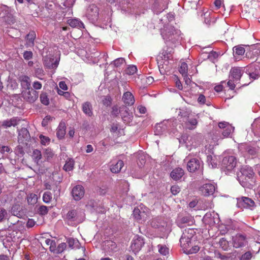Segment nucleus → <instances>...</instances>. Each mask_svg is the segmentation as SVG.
Masks as SVG:
<instances>
[{
	"mask_svg": "<svg viewBox=\"0 0 260 260\" xmlns=\"http://www.w3.org/2000/svg\"><path fill=\"white\" fill-rule=\"evenodd\" d=\"M177 112L178 121L182 126L189 129H194L196 127L198 122L190 110L182 108L177 109Z\"/></svg>",
	"mask_w": 260,
	"mask_h": 260,
	"instance_id": "1",
	"label": "nucleus"
},
{
	"mask_svg": "<svg viewBox=\"0 0 260 260\" xmlns=\"http://www.w3.org/2000/svg\"><path fill=\"white\" fill-rule=\"evenodd\" d=\"M177 123L176 119H171L164 120L155 125L154 134L158 136L166 135L167 133H169L170 134H175V128L177 126Z\"/></svg>",
	"mask_w": 260,
	"mask_h": 260,
	"instance_id": "2",
	"label": "nucleus"
},
{
	"mask_svg": "<svg viewBox=\"0 0 260 260\" xmlns=\"http://www.w3.org/2000/svg\"><path fill=\"white\" fill-rule=\"evenodd\" d=\"M171 52V50H164L160 53L159 56L157 57V61L161 74H164V72L166 70H169L170 68L168 67L169 60H171L173 58Z\"/></svg>",
	"mask_w": 260,
	"mask_h": 260,
	"instance_id": "3",
	"label": "nucleus"
},
{
	"mask_svg": "<svg viewBox=\"0 0 260 260\" xmlns=\"http://www.w3.org/2000/svg\"><path fill=\"white\" fill-rule=\"evenodd\" d=\"M161 35L166 42H172L175 43L180 40L181 32L179 30L175 29L170 26L161 29Z\"/></svg>",
	"mask_w": 260,
	"mask_h": 260,
	"instance_id": "4",
	"label": "nucleus"
},
{
	"mask_svg": "<svg viewBox=\"0 0 260 260\" xmlns=\"http://www.w3.org/2000/svg\"><path fill=\"white\" fill-rule=\"evenodd\" d=\"M150 224L152 227L158 229L160 232L168 233L171 231L172 223L169 219L157 217L151 220Z\"/></svg>",
	"mask_w": 260,
	"mask_h": 260,
	"instance_id": "5",
	"label": "nucleus"
},
{
	"mask_svg": "<svg viewBox=\"0 0 260 260\" xmlns=\"http://www.w3.org/2000/svg\"><path fill=\"white\" fill-rule=\"evenodd\" d=\"M242 74L243 71L240 68L235 67L231 69L230 72L229 80L227 83L230 89H234L235 84H237L239 81Z\"/></svg>",
	"mask_w": 260,
	"mask_h": 260,
	"instance_id": "6",
	"label": "nucleus"
},
{
	"mask_svg": "<svg viewBox=\"0 0 260 260\" xmlns=\"http://www.w3.org/2000/svg\"><path fill=\"white\" fill-rule=\"evenodd\" d=\"M195 234L192 229H185L180 239V246L184 251L187 248L191 246V240Z\"/></svg>",
	"mask_w": 260,
	"mask_h": 260,
	"instance_id": "7",
	"label": "nucleus"
},
{
	"mask_svg": "<svg viewBox=\"0 0 260 260\" xmlns=\"http://www.w3.org/2000/svg\"><path fill=\"white\" fill-rule=\"evenodd\" d=\"M149 214V209L143 204L134 208L133 216L139 222L145 221L148 218Z\"/></svg>",
	"mask_w": 260,
	"mask_h": 260,
	"instance_id": "8",
	"label": "nucleus"
},
{
	"mask_svg": "<svg viewBox=\"0 0 260 260\" xmlns=\"http://www.w3.org/2000/svg\"><path fill=\"white\" fill-rule=\"evenodd\" d=\"M237 165V160L234 156H228L223 157L221 167L226 174H230L234 171Z\"/></svg>",
	"mask_w": 260,
	"mask_h": 260,
	"instance_id": "9",
	"label": "nucleus"
},
{
	"mask_svg": "<svg viewBox=\"0 0 260 260\" xmlns=\"http://www.w3.org/2000/svg\"><path fill=\"white\" fill-rule=\"evenodd\" d=\"M241 175L238 174V180L240 184H243L245 186H247L248 184V182L246 181L245 182L244 181V177H247L248 180H251V179H254V172L253 171L251 167L249 166H246L243 167L241 169Z\"/></svg>",
	"mask_w": 260,
	"mask_h": 260,
	"instance_id": "10",
	"label": "nucleus"
},
{
	"mask_svg": "<svg viewBox=\"0 0 260 260\" xmlns=\"http://www.w3.org/2000/svg\"><path fill=\"white\" fill-rule=\"evenodd\" d=\"M86 16L92 23L96 22L99 16V9L95 5H90L86 10Z\"/></svg>",
	"mask_w": 260,
	"mask_h": 260,
	"instance_id": "11",
	"label": "nucleus"
},
{
	"mask_svg": "<svg viewBox=\"0 0 260 260\" xmlns=\"http://www.w3.org/2000/svg\"><path fill=\"white\" fill-rule=\"evenodd\" d=\"M184 161L187 162V169L190 172H195L202 168V162L197 158L190 159L189 156H188L185 158Z\"/></svg>",
	"mask_w": 260,
	"mask_h": 260,
	"instance_id": "12",
	"label": "nucleus"
},
{
	"mask_svg": "<svg viewBox=\"0 0 260 260\" xmlns=\"http://www.w3.org/2000/svg\"><path fill=\"white\" fill-rule=\"evenodd\" d=\"M11 9L7 6L0 7V17L3 18L8 23H13L14 19L11 13Z\"/></svg>",
	"mask_w": 260,
	"mask_h": 260,
	"instance_id": "13",
	"label": "nucleus"
},
{
	"mask_svg": "<svg viewBox=\"0 0 260 260\" xmlns=\"http://www.w3.org/2000/svg\"><path fill=\"white\" fill-rule=\"evenodd\" d=\"M218 127L223 129L222 135L223 138L231 137L235 129L234 127L226 121L219 122Z\"/></svg>",
	"mask_w": 260,
	"mask_h": 260,
	"instance_id": "14",
	"label": "nucleus"
},
{
	"mask_svg": "<svg viewBox=\"0 0 260 260\" xmlns=\"http://www.w3.org/2000/svg\"><path fill=\"white\" fill-rule=\"evenodd\" d=\"M255 205L254 202L248 197H242L237 198V206L240 208H250L252 209Z\"/></svg>",
	"mask_w": 260,
	"mask_h": 260,
	"instance_id": "15",
	"label": "nucleus"
},
{
	"mask_svg": "<svg viewBox=\"0 0 260 260\" xmlns=\"http://www.w3.org/2000/svg\"><path fill=\"white\" fill-rule=\"evenodd\" d=\"M203 220L205 224L209 225V226L212 227L215 224L218 223L219 218L218 215L213 213L212 214L210 213H207L204 216Z\"/></svg>",
	"mask_w": 260,
	"mask_h": 260,
	"instance_id": "16",
	"label": "nucleus"
},
{
	"mask_svg": "<svg viewBox=\"0 0 260 260\" xmlns=\"http://www.w3.org/2000/svg\"><path fill=\"white\" fill-rule=\"evenodd\" d=\"M144 244L143 238L138 235H136L132 242L131 245V250L133 252L136 253L140 250Z\"/></svg>",
	"mask_w": 260,
	"mask_h": 260,
	"instance_id": "17",
	"label": "nucleus"
},
{
	"mask_svg": "<svg viewBox=\"0 0 260 260\" xmlns=\"http://www.w3.org/2000/svg\"><path fill=\"white\" fill-rule=\"evenodd\" d=\"M44 66L49 69L56 68L59 63L58 58L54 59L53 56L51 54L46 55L43 57Z\"/></svg>",
	"mask_w": 260,
	"mask_h": 260,
	"instance_id": "18",
	"label": "nucleus"
},
{
	"mask_svg": "<svg viewBox=\"0 0 260 260\" xmlns=\"http://www.w3.org/2000/svg\"><path fill=\"white\" fill-rule=\"evenodd\" d=\"M215 190V185L211 182L206 183L200 188V191L204 196H209L213 194Z\"/></svg>",
	"mask_w": 260,
	"mask_h": 260,
	"instance_id": "19",
	"label": "nucleus"
},
{
	"mask_svg": "<svg viewBox=\"0 0 260 260\" xmlns=\"http://www.w3.org/2000/svg\"><path fill=\"white\" fill-rule=\"evenodd\" d=\"M85 190L83 186L77 185L75 186L72 190V195L76 201L81 200L84 196Z\"/></svg>",
	"mask_w": 260,
	"mask_h": 260,
	"instance_id": "20",
	"label": "nucleus"
},
{
	"mask_svg": "<svg viewBox=\"0 0 260 260\" xmlns=\"http://www.w3.org/2000/svg\"><path fill=\"white\" fill-rule=\"evenodd\" d=\"M121 117L124 123L129 124L133 120V115L132 112H130L128 109L125 106L121 108Z\"/></svg>",
	"mask_w": 260,
	"mask_h": 260,
	"instance_id": "21",
	"label": "nucleus"
},
{
	"mask_svg": "<svg viewBox=\"0 0 260 260\" xmlns=\"http://www.w3.org/2000/svg\"><path fill=\"white\" fill-rule=\"evenodd\" d=\"M246 243L247 241L244 235L237 234L233 237V246L236 248L244 246Z\"/></svg>",
	"mask_w": 260,
	"mask_h": 260,
	"instance_id": "22",
	"label": "nucleus"
},
{
	"mask_svg": "<svg viewBox=\"0 0 260 260\" xmlns=\"http://www.w3.org/2000/svg\"><path fill=\"white\" fill-rule=\"evenodd\" d=\"M103 247L105 251L110 255L117 250L116 243L110 240L104 242Z\"/></svg>",
	"mask_w": 260,
	"mask_h": 260,
	"instance_id": "23",
	"label": "nucleus"
},
{
	"mask_svg": "<svg viewBox=\"0 0 260 260\" xmlns=\"http://www.w3.org/2000/svg\"><path fill=\"white\" fill-rule=\"evenodd\" d=\"M167 4V0L163 2L156 0L152 6V9L156 13H160L168 8Z\"/></svg>",
	"mask_w": 260,
	"mask_h": 260,
	"instance_id": "24",
	"label": "nucleus"
},
{
	"mask_svg": "<svg viewBox=\"0 0 260 260\" xmlns=\"http://www.w3.org/2000/svg\"><path fill=\"white\" fill-rule=\"evenodd\" d=\"M123 165V162L121 160H113L110 165V170L113 173H118L121 171Z\"/></svg>",
	"mask_w": 260,
	"mask_h": 260,
	"instance_id": "25",
	"label": "nucleus"
},
{
	"mask_svg": "<svg viewBox=\"0 0 260 260\" xmlns=\"http://www.w3.org/2000/svg\"><path fill=\"white\" fill-rule=\"evenodd\" d=\"M66 219L69 222H79L81 221L79 218L78 212L75 210L69 211L66 216Z\"/></svg>",
	"mask_w": 260,
	"mask_h": 260,
	"instance_id": "26",
	"label": "nucleus"
},
{
	"mask_svg": "<svg viewBox=\"0 0 260 260\" xmlns=\"http://www.w3.org/2000/svg\"><path fill=\"white\" fill-rule=\"evenodd\" d=\"M30 138V135L28 131L26 128H22L18 133V141L20 143H23L27 141Z\"/></svg>",
	"mask_w": 260,
	"mask_h": 260,
	"instance_id": "27",
	"label": "nucleus"
},
{
	"mask_svg": "<svg viewBox=\"0 0 260 260\" xmlns=\"http://www.w3.org/2000/svg\"><path fill=\"white\" fill-rule=\"evenodd\" d=\"M123 102L128 106H132L135 103V99L133 94L129 91H126L123 93L122 96Z\"/></svg>",
	"mask_w": 260,
	"mask_h": 260,
	"instance_id": "28",
	"label": "nucleus"
},
{
	"mask_svg": "<svg viewBox=\"0 0 260 260\" xmlns=\"http://www.w3.org/2000/svg\"><path fill=\"white\" fill-rule=\"evenodd\" d=\"M184 175V171L180 168L174 169L170 173V176L174 180H178Z\"/></svg>",
	"mask_w": 260,
	"mask_h": 260,
	"instance_id": "29",
	"label": "nucleus"
},
{
	"mask_svg": "<svg viewBox=\"0 0 260 260\" xmlns=\"http://www.w3.org/2000/svg\"><path fill=\"white\" fill-rule=\"evenodd\" d=\"M38 92L34 89H29L25 95V98L30 103L34 102L38 98Z\"/></svg>",
	"mask_w": 260,
	"mask_h": 260,
	"instance_id": "30",
	"label": "nucleus"
},
{
	"mask_svg": "<svg viewBox=\"0 0 260 260\" xmlns=\"http://www.w3.org/2000/svg\"><path fill=\"white\" fill-rule=\"evenodd\" d=\"M239 149H240V150H241L243 149H245L247 154L249 155V156H251L252 157L255 156V155L257 153L256 148L252 146L246 147L245 145L242 144L240 146Z\"/></svg>",
	"mask_w": 260,
	"mask_h": 260,
	"instance_id": "31",
	"label": "nucleus"
},
{
	"mask_svg": "<svg viewBox=\"0 0 260 260\" xmlns=\"http://www.w3.org/2000/svg\"><path fill=\"white\" fill-rule=\"evenodd\" d=\"M69 24L73 27H77L79 29L84 28V25L79 19L74 18L68 20Z\"/></svg>",
	"mask_w": 260,
	"mask_h": 260,
	"instance_id": "32",
	"label": "nucleus"
},
{
	"mask_svg": "<svg viewBox=\"0 0 260 260\" xmlns=\"http://www.w3.org/2000/svg\"><path fill=\"white\" fill-rule=\"evenodd\" d=\"M19 121V119L18 118L13 117L10 119L4 120L2 125L6 128L12 126H15L17 125Z\"/></svg>",
	"mask_w": 260,
	"mask_h": 260,
	"instance_id": "33",
	"label": "nucleus"
},
{
	"mask_svg": "<svg viewBox=\"0 0 260 260\" xmlns=\"http://www.w3.org/2000/svg\"><path fill=\"white\" fill-rule=\"evenodd\" d=\"M85 57L88 61H92L93 59L99 56V53L93 48L85 51Z\"/></svg>",
	"mask_w": 260,
	"mask_h": 260,
	"instance_id": "34",
	"label": "nucleus"
},
{
	"mask_svg": "<svg viewBox=\"0 0 260 260\" xmlns=\"http://www.w3.org/2000/svg\"><path fill=\"white\" fill-rule=\"evenodd\" d=\"M66 134V124L60 122L57 128L56 135L59 139H62Z\"/></svg>",
	"mask_w": 260,
	"mask_h": 260,
	"instance_id": "35",
	"label": "nucleus"
},
{
	"mask_svg": "<svg viewBox=\"0 0 260 260\" xmlns=\"http://www.w3.org/2000/svg\"><path fill=\"white\" fill-rule=\"evenodd\" d=\"M82 110L88 116H91L92 115V106L89 102H87L83 104Z\"/></svg>",
	"mask_w": 260,
	"mask_h": 260,
	"instance_id": "36",
	"label": "nucleus"
},
{
	"mask_svg": "<svg viewBox=\"0 0 260 260\" xmlns=\"http://www.w3.org/2000/svg\"><path fill=\"white\" fill-rule=\"evenodd\" d=\"M67 242L69 246L72 249H77L80 247V243L77 239L74 238H68Z\"/></svg>",
	"mask_w": 260,
	"mask_h": 260,
	"instance_id": "37",
	"label": "nucleus"
},
{
	"mask_svg": "<svg viewBox=\"0 0 260 260\" xmlns=\"http://www.w3.org/2000/svg\"><path fill=\"white\" fill-rule=\"evenodd\" d=\"M35 38L36 34L34 31L29 32L26 37L27 45L28 46H32L34 44Z\"/></svg>",
	"mask_w": 260,
	"mask_h": 260,
	"instance_id": "38",
	"label": "nucleus"
},
{
	"mask_svg": "<svg viewBox=\"0 0 260 260\" xmlns=\"http://www.w3.org/2000/svg\"><path fill=\"white\" fill-rule=\"evenodd\" d=\"M245 51L244 48L241 46H237L233 48V54L235 57H236L237 56L243 55Z\"/></svg>",
	"mask_w": 260,
	"mask_h": 260,
	"instance_id": "39",
	"label": "nucleus"
},
{
	"mask_svg": "<svg viewBox=\"0 0 260 260\" xmlns=\"http://www.w3.org/2000/svg\"><path fill=\"white\" fill-rule=\"evenodd\" d=\"M207 161L209 164V166H211L212 168H216L217 166L215 156H212L211 155H208L207 157Z\"/></svg>",
	"mask_w": 260,
	"mask_h": 260,
	"instance_id": "40",
	"label": "nucleus"
},
{
	"mask_svg": "<svg viewBox=\"0 0 260 260\" xmlns=\"http://www.w3.org/2000/svg\"><path fill=\"white\" fill-rule=\"evenodd\" d=\"M74 166V161L72 159H69L66 161L63 166V169L66 171H70L73 169Z\"/></svg>",
	"mask_w": 260,
	"mask_h": 260,
	"instance_id": "41",
	"label": "nucleus"
},
{
	"mask_svg": "<svg viewBox=\"0 0 260 260\" xmlns=\"http://www.w3.org/2000/svg\"><path fill=\"white\" fill-rule=\"evenodd\" d=\"M220 247L224 251L228 250L229 248V243L225 238H221L219 241Z\"/></svg>",
	"mask_w": 260,
	"mask_h": 260,
	"instance_id": "42",
	"label": "nucleus"
},
{
	"mask_svg": "<svg viewBox=\"0 0 260 260\" xmlns=\"http://www.w3.org/2000/svg\"><path fill=\"white\" fill-rule=\"evenodd\" d=\"M32 157L35 162H38L42 158V154L40 150L35 149L33 151Z\"/></svg>",
	"mask_w": 260,
	"mask_h": 260,
	"instance_id": "43",
	"label": "nucleus"
},
{
	"mask_svg": "<svg viewBox=\"0 0 260 260\" xmlns=\"http://www.w3.org/2000/svg\"><path fill=\"white\" fill-rule=\"evenodd\" d=\"M199 249H200V248L197 245H194L192 247L191 246L190 248H186V249L185 250L184 252H185V253H186L187 254L196 253L197 252H198L199 251Z\"/></svg>",
	"mask_w": 260,
	"mask_h": 260,
	"instance_id": "44",
	"label": "nucleus"
},
{
	"mask_svg": "<svg viewBox=\"0 0 260 260\" xmlns=\"http://www.w3.org/2000/svg\"><path fill=\"white\" fill-rule=\"evenodd\" d=\"M37 195L34 193H30L27 197V202L29 204L34 205L37 202Z\"/></svg>",
	"mask_w": 260,
	"mask_h": 260,
	"instance_id": "45",
	"label": "nucleus"
},
{
	"mask_svg": "<svg viewBox=\"0 0 260 260\" xmlns=\"http://www.w3.org/2000/svg\"><path fill=\"white\" fill-rule=\"evenodd\" d=\"M179 71L182 75L188 74L187 64L184 62H181Z\"/></svg>",
	"mask_w": 260,
	"mask_h": 260,
	"instance_id": "46",
	"label": "nucleus"
},
{
	"mask_svg": "<svg viewBox=\"0 0 260 260\" xmlns=\"http://www.w3.org/2000/svg\"><path fill=\"white\" fill-rule=\"evenodd\" d=\"M40 101L44 105H48L49 104V99L46 93H42L40 94Z\"/></svg>",
	"mask_w": 260,
	"mask_h": 260,
	"instance_id": "47",
	"label": "nucleus"
},
{
	"mask_svg": "<svg viewBox=\"0 0 260 260\" xmlns=\"http://www.w3.org/2000/svg\"><path fill=\"white\" fill-rule=\"evenodd\" d=\"M124 63H125V59L123 58L120 57L115 59L111 64H113L115 67H119Z\"/></svg>",
	"mask_w": 260,
	"mask_h": 260,
	"instance_id": "48",
	"label": "nucleus"
},
{
	"mask_svg": "<svg viewBox=\"0 0 260 260\" xmlns=\"http://www.w3.org/2000/svg\"><path fill=\"white\" fill-rule=\"evenodd\" d=\"M52 199V194L49 191H46L44 193L43 200L45 203H49Z\"/></svg>",
	"mask_w": 260,
	"mask_h": 260,
	"instance_id": "49",
	"label": "nucleus"
},
{
	"mask_svg": "<svg viewBox=\"0 0 260 260\" xmlns=\"http://www.w3.org/2000/svg\"><path fill=\"white\" fill-rule=\"evenodd\" d=\"M41 143L43 145H48L50 142V139L43 135H40L39 136Z\"/></svg>",
	"mask_w": 260,
	"mask_h": 260,
	"instance_id": "50",
	"label": "nucleus"
},
{
	"mask_svg": "<svg viewBox=\"0 0 260 260\" xmlns=\"http://www.w3.org/2000/svg\"><path fill=\"white\" fill-rule=\"evenodd\" d=\"M137 68L136 66L131 65L126 70V73L128 75H134L136 73Z\"/></svg>",
	"mask_w": 260,
	"mask_h": 260,
	"instance_id": "51",
	"label": "nucleus"
},
{
	"mask_svg": "<svg viewBox=\"0 0 260 260\" xmlns=\"http://www.w3.org/2000/svg\"><path fill=\"white\" fill-rule=\"evenodd\" d=\"M53 155L54 153L50 148H47L45 150L44 156L47 160L52 158Z\"/></svg>",
	"mask_w": 260,
	"mask_h": 260,
	"instance_id": "52",
	"label": "nucleus"
},
{
	"mask_svg": "<svg viewBox=\"0 0 260 260\" xmlns=\"http://www.w3.org/2000/svg\"><path fill=\"white\" fill-rule=\"evenodd\" d=\"M196 137H190V141L191 142V143H190L189 141L188 142H185V143L186 144V146L188 147L189 145H191L193 147H197L199 145V142H197L196 141Z\"/></svg>",
	"mask_w": 260,
	"mask_h": 260,
	"instance_id": "53",
	"label": "nucleus"
},
{
	"mask_svg": "<svg viewBox=\"0 0 260 260\" xmlns=\"http://www.w3.org/2000/svg\"><path fill=\"white\" fill-rule=\"evenodd\" d=\"M158 247V251L161 254L166 255L169 253V249L166 246L159 245Z\"/></svg>",
	"mask_w": 260,
	"mask_h": 260,
	"instance_id": "54",
	"label": "nucleus"
},
{
	"mask_svg": "<svg viewBox=\"0 0 260 260\" xmlns=\"http://www.w3.org/2000/svg\"><path fill=\"white\" fill-rule=\"evenodd\" d=\"M121 131V128L119 127V124L117 123H113L111 125V128L110 129V131L112 133H116V132H118L120 133V131Z\"/></svg>",
	"mask_w": 260,
	"mask_h": 260,
	"instance_id": "55",
	"label": "nucleus"
},
{
	"mask_svg": "<svg viewBox=\"0 0 260 260\" xmlns=\"http://www.w3.org/2000/svg\"><path fill=\"white\" fill-rule=\"evenodd\" d=\"M218 54L217 52L215 51H211L209 53L208 55V58L211 60L212 62H214L215 59L218 57Z\"/></svg>",
	"mask_w": 260,
	"mask_h": 260,
	"instance_id": "56",
	"label": "nucleus"
},
{
	"mask_svg": "<svg viewBox=\"0 0 260 260\" xmlns=\"http://www.w3.org/2000/svg\"><path fill=\"white\" fill-rule=\"evenodd\" d=\"M121 108L118 107L117 106H114L112 107V114L117 116L119 114L121 115Z\"/></svg>",
	"mask_w": 260,
	"mask_h": 260,
	"instance_id": "57",
	"label": "nucleus"
},
{
	"mask_svg": "<svg viewBox=\"0 0 260 260\" xmlns=\"http://www.w3.org/2000/svg\"><path fill=\"white\" fill-rule=\"evenodd\" d=\"M67 245L66 243H61L59 244L57 247L56 253H61L64 249L66 248Z\"/></svg>",
	"mask_w": 260,
	"mask_h": 260,
	"instance_id": "58",
	"label": "nucleus"
},
{
	"mask_svg": "<svg viewBox=\"0 0 260 260\" xmlns=\"http://www.w3.org/2000/svg\"><path fill=\"white\" fill-rule=\"evenodd\" d=\"M62 1V4L64 7H72L75 2V0H61Z\"/></svg>",
	"mask_w": 260,
	"mask_h": 260,
	"instance_id": "59",
	"label": "nucleus"
},
{
	"mask_svg": "<svg viewBox=\"0 0 260 260\" xmlns=\"http://www.w3.org/2000/svg\"><path fill=\"white\" fill-rule=\"evenodd\" d=\"M22 84L25 83V86L27 88L29 89L30 84L29 82V78L27 76H23L21 79Z\"/></svg>",
	"mask_w": 260,
	"mask_h": 260,
	"instance_id": "60",
	"label": "nucleus"
},
{
	"mask_svg": "<svg viewBox=\"0 0 260 260\" xmlns=\"http://www.w3.org/2000/svg\"><path fill=\"white\" fill-rule=\"evenodd\" d=\"M48 209L45 206H41L39 208V212L40 214L44 215L47 214Z\"/></svg>",
	"mask_w": 260,
	"mask_h": 260,
	"instance_id": "61",
	"label": "nucleus"
},
{
	"mask_svg": "<svg viewBox=\"0 0 260 260\" xmlns=\"http://www.w3.org/2000/svg\"><path fill=\"white\" fill-rule=\"evenodd\" d=\"M102 102L103 104L106 106H110L111 103V98L108 96H104L102 100Z\"/></svg>",
	"mask_w": 260,
	"mask_h": 260,
	"instance_id": "62",
	"label": "nucleus"
},
{
	"mask_svg": "<svg viewBox=\"0 0 260 260\" xmlns=\"http://www.w3.org/2000/svg\"><path fill=\"white\" fill-rule=\"evenodd\" d=\"M252 254L250 252H246L243 254L241 257L240 260H250L251 258Z\"/></svg>",
	"mask_w": 260,
	"mask_h": 260,
	"instance_id": "63",
	"label": "nucleus"
},
{
	"mask_svg": "<svg viewBox=\"0 0 260 260\" xmlns=\"http://www.w3.org/2000/svg\"><path fill=\"white\" fill-rule=\"evenodd\" d=\"M23 57L25 60H29L32 57V53L30 51H25L23 53Z\"/></svg>",
	"mask_w": 260,
	"mask_h": 260,
	"instance_id": "64",
	"label": "nucleus"
}]
</instances>
